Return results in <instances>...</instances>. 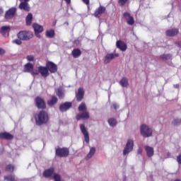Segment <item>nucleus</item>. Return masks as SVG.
<instances>
[{"mask_svg": "<svg viewBox=\"0 0 181 181\" xmlns=\"http://www.w3.org/2000/svg\"><path fill=\"white\" fill-rule=\"evenodd\" d=\"M49 122V115L45 110H41L35 115V122L37 125H43Z\"/></svg>", "mask_w": 181, "mask_h": 181, "instance_id": "1", "label": "nucleus"}, {"mask_svg": "<svg viewBox=\"0 0 181 181\" xmlns=\"http://www.w3.org/2000/svg\"><path fill=\"white\" fill-rule=\"evenodd\" d=\"M179 47H181V41L176 43Z\"/></svg>", "mask_w": 181, "mask_h": 181, "instance_id": "52", "label": "nucleus"}, {"mask_svg": "<svg viewBox=\"0 0 181 181\" xmlns=\"http://www.w3.org/2000/svg\"><path fill=\"white\" fill-rule=\"evenodd\" d=\"M119 84L122 87H128V79L127 78H122L119 81Z\"/></svg>", "mask_w": 181, "mask_h": 181, "instance_id": "31", "label": "nucleus"}, {"mask_svg": "<svg viewBox=\"0 0 181 181\" xmlns=\"http://www.w3.org/2000/svg\"><path fill=\"white\" fill-rule=\"evenodd\" d=\"M116 46L117 49H119L122 52H125V50H127V44L122 41H117L116 42Z\"/></svg>", "mask_w": 181, "mask_h": 181, "instance_id": "21", "label": "nucleus"}, {"mask_svg": "<svg viewBox=\"0 0 181 181\" xmlns=\"http://www.w3.org/2000/svg\"><path fill=\"white\" fill-rule=\"evenodd\" d=\"M47 69L50 73H56L57 71V65L54 64L53 62H47Z\"/></svg>", "mask_w": 181, "mask_h": 181, "instance_id": "12", "label": "nucleus"}, {"mask_svg": "<svg viewBox=\"0 0 181 181\" xmlns=\"http://www.w3.org/2000/svg\"><path fill=\"white\" fill-rule=\"evenodd\" d=\"M123 16L124 19L127 21V23L130 25L132 26L134 23H135V20H134V17L131 16V14L128 12L124 13Z\"/></svg>", "mask_w": 181, "mask_h": 181, "instance_id": "8", "label": "nucleus"}, {"mask_svg": "<svg viewBox=\"0 0 181 181\" xmlns=\"http://www.w3.org/2000/svg\"><path fill=\"white\" fill-rule=\"evenodd\" d=\"M142 152H144L142 147H139L137 149V155H142Z\"/></svg>", "mask_w": 181, "mask_h": 181, "instance_id": "45", "label": "nucleus"}, {"mask_svg": "<svg viewBox=\"0 0 181 181\" xmlns=\"http://www.w3.org/2000/svg\"><path fill=\"white\" fill-rule=\"evenodd\" d=\"M19 8L23 11H25V12H29V11H30V6H29V4L23 1H21L20 4Z\"/></svg>", "mask_w": 181, "mask_h": 181, "instance_id": "19", "label": "nucleus"}, {"mask_svg": "<svg viewBox=\"0 0 181 181\" xmlns=\"http://www.w3.org/2000/svg\"><path fill=\"white\" fill-rule=\"evenodd\" d=\"M175 181H180V180H176Z\"/></svg>", "mask_w": 181, "mask_h": 181, "instance_id": "56", "label": "nucleus"}, {"mask_svg": "<svg viewBox=\"0 0 181 181\" xmlns=\"http://www.w3.org/2000/svg\"><path fill=\"white\" fill-rule=\"evenodd\" d=\"M111 108L114 110H118L119 108V105L117 103H113L111 105Z\"/></svg>", "mask_w": 181, "mask_h": 181, "instance_id": "40", "label": "nucleus"}, {"mask_svg": "<svg viewBox=\"0 0 181 181\" xmlns=\"http://www.w3.org/2000/svg\"><path fill=\"white\" fill-rule=\"evenodd\" d=\"M119 53H112V52H108L105 54L104 57V64H110L115 57H119Z\"/></svg>", "mask_w": 181, "mask_h": 181, "instance_id": "5", "label": "nucleus"}, {"mask_svg": "<svg viewBox=\"0 0 181 181\" xmlns=\"http://www.w3.org/2000/svg\"><path fill=\"white\" fill-rule=\"evenodd\" d=\"M132 151H134V140L132 139H129L127 140L126 145L123 149V156H127V155H129V153H131Z\"/></svg>", "mask_w": 181, "mask_h": 181, "instance_id": "2", "label": "nucleus"}, {"mask_svg": "<svg viewBox=\"0 0 181 181\" xmlns=\"http://www.w3.org/2000/svg\"><path fill=\"white\" fill-rule=\"evenodd\" d=\"M127 2H128V0H119V4L120 6H124Z\"/></svg>", "mask_w": 181, "mask_h": 181, "instance_id": "43", "label": "nucleus"}, {"mask_svg": "<svg viewBox=\"0 0 181 181\" xmlns=\"http://www.w3.org/2000/svg\"><path fill=\"white\" fill-rule=\"evenodd\" d=\"M35 33V36L37 37H38V39H40V33Z\"/></svg>", "mask_w": 181, "mask_h": 181, "instance_id": "49", "label": "nucleus"}, {"mask_svg": "<svg viewBox=\"0 0 181 181\" xmlns=\"http://www.w3.org/2000/svg\"><path fill=\"white\" fill-rule=\"evenodd\" d=\"M69 148H57L56 149V155L59 156V158H66L69 156Z\"/></svg>", "mask_w": 181, "mask_h": 181, "instance_id": "6", "label": "nucleus"}, {"mask_svg": "<svg viewBox=\"0 0 181 181\" xmlns=\"http://www.w3.org/2000/svg\"><path fill=\"white\" fill-rule=\"evenodd\" d=\"M95 147H90V151L86 157V160L91 159V158L94 156V155L95 154Z\"/></svg>", "mask_w": 181, "mask_h": 181, "instance_id": "25", "label": "nucleus"}, {"mask_svg": "<svg viewBox=\"0 0 181 181\" xmlns=\"http://www.w3.org/2000/svg\"><path fill=\"white\" fill-rule=\"evenodd\" d=\"M4 13V9L0 7V15H2Z\"/></svg>", "mask_w": 181, "mask_h": 181, "instance_id": "50", "label": "nucleus"}, {"mask_svg": "<svg viewBox=\"0 0 181 181\" xmlns=\"http://www.w3.org/2000/svg\"><path fill=\"white\" fill-rule=\"evenodd\" d=\"M0 173H1V171H0Z\"/></svg>", "mask_w": 181, "mask_h": 181, "instance_id": "57", "label": "nucleus"}, {"mask_svg": "<svg viewBox=\"0 0 181 181\" xmlns=\"http://www.w3.org/2000/svg\"><path fill=\"white\" fill-rule=\"evenodd\" d=\"M140 134L144 138H149V136H152V129L146 124H141L140 127Z\"/></svg>", "mask_w": 181, "mask_h": 181, "instance_id": "3", "label": "nucleus"}, {"mask_svg": "<svg viewBox=\"0 0 181 181\" xmlns=\"http://www.w3.org/2000/svg\"><path fill=\"white\" fill-rule=\"evenodd\" d=\"M1 139H13V135L8 132H1L0 133Z\"/></svg>", "mask_w": 181, "mask_h": 181, "instance_id": "22", "label": "nucleus"}, {"mask_svg": "<svg viewBox=\"0 0 181 181\" xmlns=\"http://www.w3.org/2000/svg\"><path fill=\"white\" fill-rule=\"evenodd\" d=\"M71 107V103L66 102L65 103L59 106V110L60 111H62V112H64L67 111V110H69Z\"/></svg>", "mask_w": 181, "mask_h": 181, "instance_id": "18", "label": "nucleus"}, {"mask_svg": "<svg viewBox=\"0 0 181 181\" xmlns=\"http://www.w3.org/2000/svg\"><path fill=\"white\" fill-rule=\"evenodd\" d=\"M82 1L85 3L86 5H88V4H90V0H82Z\"/></svg>", "mask_w": 181, "mask_h": 181, "instance_id": "48", "label": "nucleus"}, {"mask_svg": "<svg viewBox=\"0 0 181 181\" xmlns=\"http://www.w3.org/2000/svg\"><path fill=\"white\" fill-rule=\"evenodd\" d=\"M53 180L54 181H63V179H62V176L59 174L54 173L53 175Z\"/></svg>", "mask_w": 181, "mask_h": 181, "instance_id": "36", "label": "nucleus"}, {"mask_svg": "<svg viewBox=\"0 0 181 181\" xmlns=\"http://www.w3.org/2000/svg\"><path fill=\"white\" fill-rule=\"evenodd\" d=\"M81 54V51L78 49H75L72 51V56L75 58L77 59V57H80Z\"/></svg>", "mask_w": 181, "mask_h": 181, "instance_id": "30", "label": "nucleus"}, {"mask_svg": "<svg viewBox=\"0 0 181 181\" xmlns=\"http://www.w3.org/2000/svg\"><path fill=\"white\" fill-rule=\"evenodd\" d=\"M55 93L57 95H58L59 98L61 100L64 98V89L63 87H59L55 90Z\"/></svg>", "mask_w": 181, "mask_h": 181, "instance_id": "20", "label": "nucleus"}, {"mask_svg": "<svg viewBox=\"0 0 181 181\" xmlns=\"http://www.w3.org/2000/svg\"><path fill=\"white\" fill-rule=\"evenodd\" d=\"M66 2H67V4H70V2L71 1V0H65Z\"/></svg>", "mask_w": 181, "mask_h": 181, "instance_id": "54", "label": "nucleus"}, {"mask_svg": "<svg viewBox=\"0 0 181 181\" xmlns=\"http://www.w3.org/2000/svg\"><path fill=\"white\" fill-rule=\"evenodd\" d=\"M78 111H86L87 106H86V103H82L78 107Z\"/></svg>", "mask_w": 181, "mask_h": 181, "instance_id": "35", "label": "nucleus"}, {"mask_svg": "<svg viewBox=\"0 0 181 181\" xmlns=\"http://www.w3.org/2000/svg\"><path fill=\"white\" fill-rule=\"evenodd\" d=\"M175 88H179V84L173 85Z\"/></svg>", "mask_w": 181, "mask_h": 181, "instance_id": "51", "label": "nucleus"}, {"mask_svg": "<svg viewBox=\"0 0 181 181\" xmlns=\"http://www.w3.org/2000/svg\"><path fill=\"white\" fill-rule=\"evenodd\" d=\"M39 71H37V69H33V71H31L30 74L31 76H39Z\"/></svg>", "mask_w": 181, "mask_h": 181, "instance_id": "41", "label": "nucleus"}, {"mask_svg": "<svg viewBox=\"0 0 181 181\" xmlns=\"http://www.w3.org/2000/svg\"><path fill=\"white\" fill-rule=\"evenodd\" d=\"M28 62H35V57H33V55H28L26 57Z\"/></svg>", "mask_w": 181, "mask_h": 181, "instance_id": "42", "label": "nucleus"}, {"mask_svg": "<svg viewBox=\"0 0 181 181\" xmlns=\"http://www.w3.org/2000/svg\"><path fill=\"white\" fill-rule=\"evenodd\" d=\"M104 12H105V7L100 6V7L97 8L94 13L95 18H100V16H101Z\"/></svg>", "mask_w": 181, "mask_h": 181, "instance_id": "15", "label": "nucleus"}, {"mask_svg": "<svg viewBox=\"0 0 181 181\" xmlns=\"http://www.w3.org/2000/svg\"><path fill=\"white\" fill-rule=\"evenodd\" d=\"M144 149L146 152V155L148 158H152L155 153V151L153 150V148L149 146H146L144 147Z\"/></svg>", "mask_w": 181, "mask_h": 181, "instance_id": "16", "label": "nucleus"}, {"mask_svg": "<svg viewBox=\"0 0 181 181\" xmlns=\"http://www.w3.org/2000/svg\"><path fill=\"white\" fill-rule=\"evenodd\" d=\"M38 71L42 77H47L49 74V69H47V67L39 66Z\"/></svg>", "mask_w": 181, "mask_h": 181, "instance_id": "14", "label": "nucleus"}, {"mask_svg": "<svg viewBox=\"0 0 181 181\" xmlns=\"http://www.w3.org/2000/svg\"><path fill=\"white\" fill-rule=\"evenodd\" d=\"M33 71V64L30 62L27 63L24 66V73H31Z\"/></svg>", "mask_w": 181, "mask_h": 181, "instance_id": "24", "label": "nucleus"}, {"mask_svg": "<svg viewBox=\"0 0 181 181\" xmlns=\"http://www.w3.org/2000/svg\"><path fill=\"white\" fill-rule=\"evenodd\" d=\"M53 172H54V168H53L45 170L43 173L44 177H50L53 175Z\"/></svg>", "mask_w": 181, "mask_h": 181, "instance_id": "26", "label": "nucleus"}, {"mask_svg": "<svg viewBox=\"0 0 181 181\" xmlns=\"http://www.w3.org/2000/svg\"><path fill=\"white\" fill-rule=\"evenodd\" d=\"M45 35L47 37H49L52 39V37H54V30H48L45 33Z\"/></svg>", "mask_w": 181, "mask_h": 181, "instance_id": "32", "label": "nucleus"}, {"mask_svg": "<svg viewBox=\"0 0 181 181\" xmlns=\"http://www.w3.org/2000/svg\"><path fill=\"white\" fill-rule=\"evenodd\" d=\"M83 97H84V90L82 88H79L76 94L77 101H81Z\"/></svg>", "mask_w": 181, "mask_h": 181, "instance_id": "23", "label": "nucleus"}, {"mask_svg": "<svg viewBox=\"0 0 181 181\" xmlns=\"http://www.w3.org/2000/svg\"><path fill=\"white\" fill-rule=\"evenodd\" d=\"M75 43H76V45H78V43H79L78 40H75Z\"/></svg>", "mask_w": 181, "mask_h": 181, "instance_id": "55", "label": "nucleus"}, {"mask_svg": "<svg viewBox=\"0 0 181 181\" xmlns=\"http://www.w3.org/2000/svg\"><path fill=\"white\" fill-rule=\"evenodd\" d=\"M2 54H5V49L0 48V56H2Z\"/></svg>", "mask_w": 181, "mask_h": 181, "instance_id": "46", "label": "nucleus"}, {"mask_svg": "<svg viewBox=\"0 0 181 181\" xmlns=\"http://www.w3.org/2000/svg\"><path fill=\"white\" fill-rule=\"evenodd\" d=\"M4 179H5V180H7V181H14L15 177L9 175L4 177Z\"/></svg>", "mask_w": 181, "mask_h": 181, "instance_id": "38", "label": "nucleus"}, {"mask_svg": "<svg viewBox=\"0 0 181 181\" xmlns=\"http://www.w3.org/2000/svg\"><path fill=\"white\" fill-rule=\"evenodd\" d=\"M107 122L110 125V127H116L117 125V119H114V118H110L107 120Z\"/></svg>", "mask_w": 181, "mask_h": 181, "instance_id": "33", "label": "nucleus"}, {"mask_svg": "<svg viewBox=\"0 0 181 181\" xmlns=\"http://www.w3.org/2000/svg\"><path fill=\"white\" fill-rule=\"evenodd\" d=\"M81 131L84 136V141L86 144L90 143V135L88 134V132H87V129H86V126L84 124L80 125Z\"/></svg>", "mask_w": 181, "mask_h": 181, "instance_id": "7", "label": "nucleus"}, {"mask_svg": "<svg viewBox=\"0 0 181 181\" xmlns=\"http://www.w3.org/2000/svg\"><path fill=\"white\" fill-rule=\"evenodd\" d=\"M178 34H179V28H171L165 31L166 36H169L170 37L176 36Z\"/></svg>", "mask_w": 181, "mask_h": 181, "instance_id": "11", "label": "nucleus"}, {"mask_svg": "<svg viewBox=\"0 0 181 181\" xmlns=\"http://www.w3.org/2000/svg\"><path fill=\"white\" fill-rule=\"evenodd\" d=\"M57 97L52 96V98L47 101L48 105H54V104L57 103Z\"/></svg>", "mask_w": 181, "mask_h": 181, "instance_id": "29", "label": "nucleus"}, {"mask_svg": "<svg viewBox=\"0 0 181 181\" xmlns=\"http://www.w3.org/2000/svg\"><path fill=\"white\" fill-rule=\"evenodd\" d=\"M177 162H178V163L181 165V156L177 157Z\"/></svg>", "mask_w": 181, "mask_h": 181, "instance_id": "47", "label": "nucleus"}, {"mask_svg": "<svg viewBox=\"0 0 181 181\" xmlns=\"http://www.w3.org/2000/svg\"><path fill=\"white\" fill-rule=\"evenodd\" d=\"M33 28L35 30V33H42V32H43V26H42L39 24H33Z\"/></svg>", "mask_w": 181, "mask_h": 181, "instance_id": "27", "label": "nucleus"}, {"mask_svg": "<svg viewBox=\"0 0 181 181\" xmlns=\"http://www.w3.org/2000/svg\"><path fill=\"white\" fill-rule=\"evenodd\" d=\"M35 104L37 108H41L42 110L46 108V103H45V100L40 97L35 98Z\"/></svg>", "mask_w": 181, "mask_h": 181, "instance_id": "9", "label": "nucleus"}, {"mask_svg": "<svg viewBox=\"0 0 181 181\" xmlns=\"http://www.w3.org/2000/svg\"><path fill=\"white\" fill-rule=\"evenodd\" d=\"M13 43H15L16 45H22V41L21 40H14L13 41Z\"/></svg>", "mask_w": 181, "mask_h": 181, "instance_id": "44", "label": "nucleus"}, {"mask_svg": "<svg viewBox=\"0 0 181 181\" xmlns=\"http://www.w3.org/2000/svg\"><path fill=\"white\" fill-rule=\"evenodd\" d=\"M0 32L4 37H6L9 35V32H11V27L9 26H3L1 27Z\"/></svg>", "mask_w": 181, "mask_h": 181, "instance_id": "17", "label": "nucleus"}, {"mask_svg": "<svg viewBox=\"0 0 181 181\" xmlns=\"http://www.w3.org/2000/svg\"><path fill=\"white\" fill-rule=\"evenodd\" d=\"M33 19V15L32 13H29L28 16H26V24L28 26H30L32 25V21Z\"/></svg>", "mask_w": 181, "mask_h": 181, "instance_id": "28", "label": "nucleus"}, {"mask_svg": "<svg viewBox=\"0 0 181 181\" xmlns=\"http://www.w3.org/2000/svg\"><path fill=\"white\" fill-rule=\"evenodd\" d=\"M6 170H8V172H13V170H15V166L9 164L6 165Z\"/></svg>", "mask_w": 181, "mask_h": 181, "instance_id": "37", "label": "nucleus"}, {"mask_svg": "<svg viewBox=\"0 0 181 181\" xmlns=\"http://www.w3.org/2000/svg\"><path fill=\"white\" fill-rule=\"evenodd\" d=\"M21 2H29L30 0H20Z\"/></svg>", "mask_w": 181, "mask_h": 181, "instance_id": "53", "label": "nucleus"}, {"mask_svg": "<svg viewBox=\"0 0 181 181\" xmlns=\"http://www.w3.org/2000/svg\"><path fill=\"white\" fill-rule=\"evenodd\" d=\"M88 118H90V112H83L76 115V119L78 121H80V119H88Z\"/></svg>", "mask_w": 181, "mask_h": 181, "instance_id": "13", "label": "nucleus"}, {"mask_svg": "<svg viewBox=\"0 0 181 181\" xmlns=\"http://www.w3.org/2000/svg\"><path fill=\"white\" fill-rule=\"evenodd\" d=\"M15 13H16V8L12 7L6 12L5 19H12L15 16Z\"/></svg>", "mask_w": 181, "mask_h": 181, "instance_id": "10", "label": "nucleus"}, {"mask_svg": "<svg viewBox=\"0 0 181 181\" xmlns=\"http://www.w3.org/2000/svg\"><path fill=\"white\" fill-rule=\"evenodd\" d=\"M173 125H180L181 119H175L173 122Z\"/></svg>", "mask_w": 181, "mask_h": 181, "instance_id": "39", "label": "nucleus"}, {"mask_svg": "<svg viewBox=\"0 0 181 181\" xmlns=\"http://www.w3.org/2000/svg\"><path fill=\"white\" fill-rule=\"evenodd\" d=\"M18 37L20 40H29L33 37V33L30 31H20Z\"/></svg>", "mask_w": 181, "mask_h": 181, "instance_id": "4", "label": "nucleus"}, {"mask_svg": "<svg viewBox=\"0 0 181 181\" xmlns=\"http://www.w3.org/2000/svg\"><path fill=\"white\" fill-rule=\"evenodd\" d=\"M170 57H172V55L170 54H165L160 57V58L162 60H169V59H170Z\"/></svg>", "mask_w": 181, "mask_h": 181, "instance_id": "34", "label": "nucleus"}]
</instances>
